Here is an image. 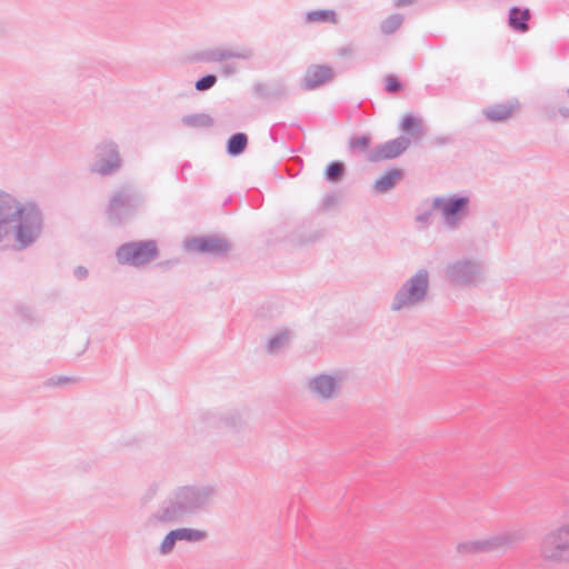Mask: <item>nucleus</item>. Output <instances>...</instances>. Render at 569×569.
Here are the masks:
<instances>
[{
    "instance_id": "obj_12",
    "label": "nucleus",
    "mask_w": 569,
    "mask_h": 569,
    "mask_svg": "<svg viewBox=\"0 0 569 569\" xmlns=\"http://www.w3.org/2000/svg\"><path fill=\"white\" fill-rule=\"evenodd\" d=\"M307 20L309 22H332L335 23L336 13L332 10H317L311 11L307 14Z\"/></svg>"
},
{
    "instance_id": "obj_11",
    "label": "nucleus",
    "mask_w": 569,
    "mask_h": 569,
    "mask_svg": "<svg viewBox=\"0 0 569 569\" xmlns=\"http://www.w3.org/2000/svg\"><path fill=\"white\" fill-rule=\"evenodd\" d=\"M247 147V137L243 133L233 134L228 142V152L232 156L241 153Z\"/></svg>"
},
{
    "instance_id": "obj_4",
    "label": "nucleus",
    "mask_w": 569,
    "mask_h": 569,
    "mask_svg": "<svg viewBox=\"0 0 569 569\" xmlns=\"http://www.w3.org/2000/svg\"><path fill=\"white\" fill-rule=\"evenodd\" d=\"M409 146V140L406 138H397L378 147L370 156L371 161H381L393 159L400 156Z\"/></svg>"
},
{
    "instance_id": "obj_5",
    "label": "nucleus",
    "mask_w": 569,
    "mask_h": 569,
    "mask_svg": "<svg viewBox=\"0 0 569 569\" xmlns=\"http://www.w3.org/2000/svg\"><path fill=\"white\" fill-rule=\"evenodd\" d=\"M332 77L331 70L325 66H312L305 74V83L308 88H316L323 84Z\"/></svg>"
},
{
    "instance_id": "obj_16",
    "label": "nucleus",
    "mask_w": 569,
    "mask_h": 569,
    "mask_svg": "<svg viewBox=\"0 0 569 569\" xmlns=\"http://www.w3.org/2000/svg\"><path fill=\"white\" fill-rule=\"evenodd\" d=\"M419 126V120L413 116H406L401 121V130L410 132Z\"/></svg>"
},
{
    "instance_id": "obj_7",
    "label": "nucleus",
    "mask_w": 569,
    "mask_h": 569,
    "mask_svg": "<svg viewBox=\"0 0 569 569\" xmlns=\"http://www.w3.org/2000/svg\"><path fill=\"white\" fill-rule=\"evenodd\" d=\"M313 390L322 398L328 399L332 397L337 389L336 380L326 375L315 378L311 382Z\"/></svg>"
},
{
    "instance_id": "obj_18",
    "label": "nucleus",
    "mask_w": 569,
    "mask_h": 569,
    "mask_svg": "<svg viewBox=\"0 0 569 569\" xmlns=\"http://www.w3.org/2000/svg\"><path fill=\"white\" fill-rule=\"evenodd\" d=\"M386 88L389 92H397L401 90L402 86L395 76H389L386 79Z\"/></svg>"
},
{
    "instance_id": "obj_3",
    "label": "nucleus",
    "mask_w": 569,
    "mask_h": 569,
    "mask_svg": "<svg viewBox=\"0 0 569 569\" xmlns=\"http://www.w3.org/2000/svg\"><path fill=\"white\" fill-rule=\"evenodd\" d=\"M426 290L427 277L419 273L411 279L407 293H401L397 297L393 309L397 310L419 301L425 296Z\"/></svg>"
},
{
    "instance_id": "obj_19",
    "label": "nucleus",
    "mask_w": 569,
    "mask_h": 569,
    "mask_svg": "<svg viewBox=\"0 0 569 569\" xmlns=\"http://www.w3.org/2000/svg\"><path fill=\"white\" fill-rule=\"evenodd\" d=\"M498 547H501V543L499 542H480V543H475L473 547H472V550H492V549H496Z\"/></svg>"
},
{
    "instance_id": "obj_10",
    "label": "nucleus",
    "mask_w": 569,
    "mask_h": 569,
    "mask_svg": "<svg viewBox=\"0 0 569 569\" xmlns=\"http://www.w3.org/2000/svg\"><path fill=\"white\" fill-rule=\"evenodd\" d=\"M530 19V12L528 9L520 10L518 8H513L510 11L509 23L510 26L521 32L528 30V20Z\"/></svg>"
},
{
    "instance_id": "obj_6",
    "label": "nucleus",
    "mask_w": 569,
    "mask_h": 569,
    "mask_svg": "<svg viewBox=\"0 0 569 569\" xmlns=\"http://www.w3.org/2000/svg\"><path fill=\"white\" fill-rule=\"evenodd\" d=\"M189 249L196 252H219L226 249V243L214 238H198L189 242Z\"/></svg>"
},
{
    "instance_id": "obj_20",
    "label": "nucleus",
    "mask_w": 569,
    "mask_h": 569,
    "mask_svg": "<svg viewBox=\"0 0 569 569\" xmlns=\"http://www.w3.org/2000/svg\"><path fill=\"white\" fill-rule=\"evenodd\" d=\"M370 144L368 137H359L352 141V146L361 149H367Z\"/></svg>"
},
{
    "instance_id": "obj_17",
    "label": "nucleus",
    "mask_w": 569,
    "mask_h": 569,
    "mask_svg": "<svg viewBox=\"0 0 569 569\" xmlns=\"http://www.w3.org/2000/svg\"><path fill=\"white\" fill-rule=\"evenodd\" d=\"M176 540H178V538L174 535V531L169 532L161 543V552L162 553L170 552L171 549L173 548Z\"/></svg>"
},
{
    "instance_id": "obj_14",
    "label": "nucleus",
    "mask_w": 569,
    "mask_h": 569,
    "mask_svg": "<svg viewBox=\"0 0 569 569\" xmlns=\"http://www.w3.org/2000/svg\"><path fill=\"white\" fill-rule=\"evenodd\" d=\"M342 172H343L342 164H340L338 162H332L328 166L326 176H327L328 180L337 181L342 176Z\"/></svg>"
},
{
    "instance_id": "obj_2",
    "label": "nucleus",
    "mask_w": 569,
    "mask_h": 569,
    "mask_svg": "<svg viewBox=\"0 0 569 569\" xmlns=\"http://www.w3.org/2000/svg\"><path fill=\"white\" fill-rule=\"evenodd\" d=\"M157 256L153 242L127 243L120 247L117 258L121 263L143 264Z\"/></svg>"
},
{
    "instance_id": "obj_22",
    "label": "nucleus",
    "mask_w": 569,
    "mask_h": 569,
    "mask_svg": "<svg viewBox=\"0 0 569 569\" xmlns=\"http://www.w3.org/2000/svg\"><path fill=\"white\" fill-rule=\"evenodd\" d=\"M108 170H109V168H108V167H102V168H101V171H102V172H107Z\"/></svg>"
},
{
    "instance_id": "obj_21",
    "label": "nucleus",
    "mask_w": 569,
    "mask_h": 569,
    "mask_svg": "<svg viewBox=\"0 0 569 569\" xmlns=\"http://www.w3.org/2000/svg\"><path fill=\"white\" fill-rule=\"evenodd\" d=\"M400 22H401V21H400V19H399L398 17H393V18H391V19H390V20L385 24V27H383V28H385L387 31H389V30H391V28H389V24H391V27H392V28H396V27H398V26L400 24Z\"/></svg>"
},
{
    "instance_id": "obj_8",
    "label": "nucleus",
    "mask_w": 569,
    "mask_h": 569,
    "mask_svg": "<svg viewBox=\"0 0 569 569\" xmlns=\"http://www.w3.org/2000/svg\"><path fill=\"white\" fill-rule=\"evenodd\" d=\"M401 178L402 172L400 170L388 171L375 181L373 189L379 193L387 192L393 188Z\"/></svg>"
},
{
    "instance_id": "obj_13",
    "label": "nucleus",
    "mask_w": 569,
    "mask_h": 569,
    "mask_svg": "<svg viewBox=\"0 0 569 569\" xmlns=\"http://www.w3.org/2000/svg\"><path fill=\"white\" fill-rule=\"evenodd\" d=\"M178 540H189V541H198L206 537V533L200 530L193 529H178L173 530Z\"/></svg>"
},
{
    "instance_id": "obj_1",
    "label": "nucleus",
    "mask_w": 569,
    "mask_h": 569,
    "mask_svg": "<svg viewBox=\"0 0 569 569\" xmlns=\"http://www.w3.org/2000/svg\"><path fill=\"white\" fill-rule=\"evenodd\" d=\"M42 213L34 202H22L0 191V243L3 247L26 248L39 236Z\"/></svg>"
},
{
    "instance_id": "obj_9",
    "label": "nucleus",
    "mask_w": 569,
    "mask_h": 569,
    "mask_svg": "<svg viewBox=\"0 0 569 569\" xmlns=\"http://www.w3.org/2000/svg\"><path fill=\"white\" fill-rule=\"evenodd\" d=\"M466 198L436 200V207L448 218L455 216L459 210L466 207Z\"/></svg>"
},
{
    "instance_id": "obj_15",
    "label": "nucleus",
    "mask_w": 569,
    "mask_h": 569,
    "mask_svg": "<svg viewBox=\"0 0 569 569\" xmlns=\"http://www.w3.org/2000/svg\"><path fill=\"white\" fill-rule=\"evenodd\" d=\"M217 81V78L212 74L206 76L196 82V89L199 91L211 88Z\"/></svg>"
}]
</instances>
